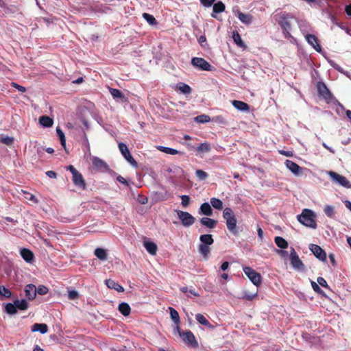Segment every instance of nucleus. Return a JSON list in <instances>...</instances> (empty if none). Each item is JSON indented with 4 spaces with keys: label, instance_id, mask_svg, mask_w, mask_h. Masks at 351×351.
<instances>
[{
    "label": "nucleus",
    "instance_id": "obj_55",
    "mask_svg": "<svg viewBox=\"0 0 351 351\" xmlns=\"http://www.w3.org/2000/svg\"><path fill=\"white\" fill-rule=\"evenodd\" d=\"M256 295H257L256 293H245L244 295L242 296V299L246 300L248 301H252Z\"/></svg>",
    "mask_w": 351,
    "mask_h": 351
},
{
    "label": "nucleus",
    "instance_id": "obj_18",
    "mask_svg": "<svg viewBox=\"0 0 351 351\" xmlns=\"http://www.w3.org/2000/svg\"><path fill=\"white\" fill-rule=\"evenodd\" d=\"M25 296L29 300H34L36 296V287L34 285L29 284L25 288Z\"/></svg>",
    "mask_w": 351,
    "mask_h": 351
},
{
    "label": "nucleus",
    "instance_id": "obj_64",
    "mask_svg": "<svg viewBox=\"0 0 351 351\" xmlns=\"http://www.w3.org/2000/svg\"><path fill=\"white\" fill-rule=\"evenodd\" d=\"M329 258H330V261L331 263L332 264V265L335 266L336 261H335V256L332 254H329Z\"/></svg>",
    "mask_w": 351,
    "mask_h": 351
},
{
    "label": "nucleus",
    "instance_id": "obj_60",
    "mask_svg": "<svg viewBox=\"0 0 351 351\" xmlns=\"http://www.w3.org/2000/svg\"><path fill=\"white\" fill-rule=\"evenodd\" d=\"M117 180L122 184H124L125 185H128V182L126 181V180L122 177L121 176H117Z\"/></svg>",
    "mask_w": 351,
    "mask_h": 351
},
{
    "label": "nucleus",
    "instance_id": "obj_56",
    "mask_svg": "<svg viewBox=\"0 0 351 351\" xmlns=\"http://www.w3.org/2000/svg\"><path fill=\"white\" fill-rule=\"evenodd\" d=\"M11 86L13 87V88H15L16 89H17L19 91L21 92V93H25L26 91V88L24 86H22L19 84H18L16 82H12L11 83Z\"/></svg>",
    "mask_w": 351,
    "mask_h": 351
},
{
    "label": "nucleus",
    "instance_id": "obj_39",
    "mask_svg": "<svg viewBox=\"0 0 351 351\" xmlns=\"http://www.w3.org/2000/svg\"><path fill=\"white\" fill-rule=\"evenodd\" d=\"M56 134H57V136H58V138H60V143H61L62 146L64 148H65V147H66V138H65L64 132H62V130L59 127H57V128H56Z\"/></svg>",
    "mask_w": 351,
    "mask_h": 351
},
{
    "label": "nucleus",
    "instance_id": "obj_31",
    "mask_svg": "<svg viewBox=\"0 0 351 351\" xmlns=\"http://www.w3.org/2000/svg\"><path fill=\"white\" fill-rule=\"evenodd\" d=\"M39 123L44 127L49 128L51 127L53 123V121L51 118L48 116H41L39 118Z\"/></svg>",
    "mask_w": 351,
    "mask_h": 351
},
{
    "label": "nucleus",
    "instance_id": "obj_25",
    "mask_svg": "<svg viewBox=\"0 0 351 351\" xmlns=\"http://www.w3.org/2000/svg\"><path fill=\"white\" fill-rule=\"evenodd\" d=\"M199 213L206 216H211L213 215V209L208 203L205 202L201 205Z\"/></svg>",
    "mask_w": 351,
    "mask_h": 351
},
{
    "label": "nucleus",
    "instance_id": "obj_46",
    "mask_svg": "<svg viewBox=\"0 0 351 351\" xmlns=\"http://www.w3.org/2000/svg\"><path fill=\"white\" fill-rule=\"evenodd\" d=\"M12 295V293L10 289H7L4 286H1L0 289V296L6 298H10Z\"/></svg>",
    "mask_w": 351,
    "mask_h": 351
},
{
    "label": "nucleus",
    "instance_id": "obj_40",
    "mask_svg": "<svg viewBox=\"0 0 351 351\" xmlns=\"http://www.w3.org/2000/svg\"><path fill=\"white\" fill-rule=\"evenodd\" d=\"M16 308L20 310H26L28 308L27 302L23 299L21 300H16L14 301Z\"/></svg>",
    "mask_w": 351,
    "mask_h": 351
},
{
    "label": "nucleus",
    "instance_id": "obj_19",
    "mask_svg": "<svg viewBox=\"0 0 351 351\" xmlns=\"http://www.w3.org/2000/svg\"><path fill=\"white\" fill-rule=\"evenodd\" d=\"M105 283L109 289H114L119 293H122L124 291V288L113 280H106Z\"/></svg>",
    "mask_w": 351,
    "mask_h": 351
},
{
    "label": "nucleus",
    "instance_id": "obj_57",
    "mask_svg": "<svg viewBox=\"0 0 351 351\" xmlns=\"http://www.w3.org/2000/svg\"><path fill=\"white\" fill-rule=\"evenodd\" d=\"M317 281L319 283V285H320L322 287L325 288L329 287L327 282L323 277H318Z\"/></svg>",
    "mask_w": 351,
    "mask_h": 351
},
{
    "label": "nucleus",
    "instance_id": "obj_29",
    "mask_svg": "<svg viewBox=\"0 0 351 351\" xmlns=\"http://www.w3.org/2000/svg\"><path fill=\"white\" fill-rule=\"evenodd\" d=\"M199 252L203 256L205 260H208L210 254L209 245L200 244L198 247Z\"/></svg>",
    "mask_w": 351,
    "mask_h": 351
},
{
    "label": "nucleus",
    "instance_id": "obj_52",
    "mask_svg": "<svg viewBox=\"0 0 351 351\" xmlns=\"http://www.w3.org/2000/svg\"><path fill=\"white\" fill-rule=\"evenodd\" d=\"M311 286L313 291L319 294H322L324 292L319 286L314 281H311Z\"/></svg>",
    "mask_w": 351,
    "mask_h": 351
},
{
    "label": "nucleus",
    "instance_id": "obj_48",
    "mask_svg": "<svg viewBox=\"0 0 351 351\" xmlns=\"http://www.w3.org/2000/svg\"><path fill=\"white\" fill-rule=\"evenodd\" d=\"M195 175L200 180H204L208 178V173L202 169L196 170Z\"/></svg>",
    "mask_w": 351,
    "mask_h": 351
},
{
    "label": "nucleus",
    "instance_id": "obj_24",
    "mask_svg": "<svg viewBox=\"0 0 351 351\" xmlns=\"http://www.w3.org/2000/svg\"><path fill=\"white\" fill-rule=\"evenodd\" d=\"M232 104L236 109L241 111H247L250 108L248 104L242 101L233 100Z\"/></svg>",
    "mask_w": 351,
    "mask_h": 351
},
{
    "label": "nucleus",
    "instance_id": "obj_1",
    "mask_svg": "<svg viewBox=\"0 0 351 351\" xmlns=\"http://www.w3.org/2000/svg\"><path fill=\"white\" fill-rule=\"evenodd\" d=\"M293 16L286 12H280L275 15V19L282 29V33L286 38H293L291 34V20Z\"/></svg>",
    "mask_w": 351,
    "mask_h": 351
},
{
    "label": "nucleus",
    "instance_id": "obj_23",
    "mask_svg": "<svg viewBox=\"0 0 351 351\" xmlns=\"http://www.w3.org/2000/svg\"><path fill=\"white\" fill-rule=\"evenodd\" d=\"M143 245L147 252L151 255H156L158 250L157 245L152 241H144Z\"/></svg>",
    "mask_w": 351,
    "mask_h": 351
},
{
    "label": "nucleus",
    "instance_id": "obj_35",
    "mask_svg": "<svg viewBox=\"0 0 351 351\" xmlns=\"http://www.w3.org/2000/svg\"><path fill=\"white\" fill-rule=\"evenodd\" d=\"M170 316L175 324H178L180 322L178 312L172 307H169Z\"/></svg>",
    "mask_w": 351,
    "mask_h": 351
},
{
    "label": "nucleus",
    "instance_id": "obj_63",
    "mask_svg": "<svg viewBox=\"0 0 351 351\" xmlns=\"http://www.w3.org/2000/svg\"><path fill=\"white\" fill-rule=\"evenodd\" d=\"M345 11L348 16H351V4L346 6Z\"/></svg>",
    "mask_w": 351,
    "mask_h": 351
},
{
    "label": "nucleus",
    "instance_id": "obj_32",
    "mask_svg": "<svg viewBox=\"0 0 351 351\" xmlns=\"http://www.w3.org/2000/svg\"><path fill=\"white\" fill-rule=\"evenodd\" d=\"M232 38H233L234 43H236V45L237 46H239V47H242V48L246 47V45L243 42L241 37L240 34L238 33V32H237V31L233 32Z\"/></svg>",
    "mask_w": 351,
    "mask_h": 351
},
{
    "label": "nucleus",
    "instance_id": "obj_3",
    "mask_svg": "<svg viewBox=\"0 0 351 351\" xmlns=\"http://www.w3.org/2000/svg\"><path fill=\"white\" fill-rule=\"evenodd\" d=\"M223 217L226 221V226L228 230L233 234L237 235L238 234L237 219L232 210L228 207L226 208L223 212Z\"/></svg>",
    "mask_w": 351,
    "mask_h": 351
},
{
    "label": "nucleus",
    "instance_id": "obj_14",
    "mask_svg": "<svg viewBox=\"0 0 351 351\" xmlns=\"http://www.w3.org/2000/svg\"><path fill=\"white\" fill-rule=\"evenodd\" d=\"M329 175L335 181L341 186L348 189L351 188V184L345 176L339 175L334 171H330Z\"/></svg>",
    "mask_w": 351,
    "mask_h": 351
},
{
    "label": "nucleus",
    "instance_id": "obj_12",
    "mask_svg": "<svg viewBox=\"0 0 351 351\" xmlns=\"http://www.w3.org/2000/svg\"><path fill=\"white\" fill-rule=\"evenodd\" d=\"M309 249L319 260L324 262L326 261V253L320 246L316 244H311Z\"/></svg>",
    "mask_w": 351,
    "mask_h": 351
},
{
    "label": "nucleus",
    "instance_id": "obj_15",
    "mask_svg": "<svg viewBox=\"0 0 351 351\" xmlns=\"http://www.w3.org/2000/svg\"><path fill=\"white\" fill-rule=\"evenodd\" d=\"M109 91L114 99H117L118 101L125 103L128 101V98L125 96V95L119 89L110 88Z\"/></svg>",
    "mask_w": 351,
    "mask_h": 351
},
{
    "label": "nucleus",
    "instance_id": "obj_16",
    "mask_svg": "<svg viewBox=\"0 0 351 351\" xmlns=\"http://www.w3.org/2000/svg\"><path fill=\"white\" fill-rule=\"evenodd\" d=\"M285 165L295 175H299L302 172V168L291 160H287Z\"/></svg>",
    "mask_w": 351,
    "mask_h": 351
},
{
    "label": "nucleus",
    "instance_id": "obj_49",
    "mask_svg": "<svg viewBox=\"0 0 351 351\" xmlns=\"http://www.w3.org/2000/svg\"><path fill=\"white\" fill-rule=\"evenodd\" d=\"M14 141L13 137L3 136L1 137L0 142L7 145H11L14 143Z\"/></svg>",
    "mask_w": 351,
    "mask_h": 351
},
{
    "label": "nucleus",
    "instance_id": "obj_26",
    "mask_svg": "<svg viewBox=\"0 0 351 351\" xmlns=\"http://www.w3.org/2000/svg\"><path fill=\"white\" fill-rule=\"evenodd\" d=\"M200 223L203 226H204L208 228H214L217 224V221H216L213 219L204 217L200 219Z\"/></svg>",
    "mask_w": 351,
    "mask_h": 351
},
{
    "label": "nucleus",
    "instance_id": "obj_51",
    "mask_svg": "<svg viewBox=\"0 0 351 351\" xmlns=\"http://www.w3.org/2000/svg\"><path fill=\"white\" fill-rule=\"evenodd\" d=\"M48 292V289L47 287L44 285H40L38 288H36V293L43 295H45Z\"/></svg>",
    "mask_w": 351,
    "mask_h": 351
},
{
    "label": "nucleus",
    "instance_id": "obj_33",
    "mask_svg": "<svg viewBox=\"0 0 351 351\" xmlns=\"http://www.w3.org/2000/svg\"><path fill=\"white\" fill-rule=\"evenodd\" d=\"M94 254L101 261H105L107 259V253L106 250L103 248H96L95 250Z\"/></svg>",
    "mask_w": 351,
    "mask_h": 351
},
{
    "label": "nucleus",
    "instance_id": "obj_8",
    "mask_svg": "<svg viewBox=\"0 0 351 351\" xmlns=\"http://www.w3.org/2000/svg\"><path fill=\"white\" fill-rule=\"evenodd\" d=\"M119 149L123 155V156L125 158V159L130 163L133 167H137L138 163L134 159V158L132 156L127 145L123 143H119Z\"/></svg>",
    "mask_w": 351,
    "mask_h": 351
},
{
    "label": "nucleus",
    "instance_id": "obj_50",
    "mask_svg": "<svg viewBox=\"0 0 351 351\" xmlns=\"http://www.w3.org/2000/svg\"><path fill=\"white\" fill-rule=\"evenodd\" d=\"M182 199V205L184 207H187L190 203V197L186 195H183L180 196Z\"/></svg>",
    "mask_w": 351,
    "mask_h": 351
},
{
    "label": "nucleus",
    "instance_id": "obj_9",
    "mask_svg": "<svg viewBox=\"0 0 351 351\" xmlns=\"http://www.w3.org/2000/svg\"><path fill=\"white\" fill-rule=\"evenodd\" d=\"M177 214L184 226L189 227L195 223V218L189 213L178 210Z\"/></svg>",
    "mask_w": 351,
    "mask_h": 351
},
{
    "label": "nucleus",
    "instance_id": "obj_41",
    "mask_svg": "<svg viewBox=\"0 0 351 351\" xmlns=\"http://www.w3.org/2000/svg\"><path fill=\"white\" fill-rule=\"evenodd\" d=\"M158 149L167 154L176 155L178 154V151L177 149L170 147L160 146L158 147Z\"/></svg>",
    "mask_w": 351,
    "mask_h": 351
},
{
    "label": "nucleus",
    "instance_id": "obj_27",
    "mask_svg": "<svg viewBox=\"0 0 351 351\" xmlns=\"http://www.w3.org/2000/svg\"><path fill=\"white\" fill-rule=\"evenodd\" d=\"M32 332L39 331L42 334H45L48 331V326L46 324H38L36 323L32 326Z\"/></svg>",
    "mask_w": 351,
    "mask_h": 351
},
{
    "label": "nucleus",
    "instance_id": "obj_5",
    "mask_svg": "<svg viewBox=\"0 0 351 351\" xmlns=\"http://www.w3.org/2000/svg\"><path fill=\"white\" fill-rule=\"evenodd\" d=\"M191 64L193 66L201 71H213L215 70L214 66L202 58H193L191 60Z\"/></svg>",
    "mask_w": 351,
    "mask_h": 351
},
{
    "label": "nucleus",
    "instance_id": "obj_2",
    "mask_svg": "<svg viewBox=\"0 0 351 351\" xmlns=\"http://www.w3.org/2000/svg\"><path fill=\"white\" fill-rule=\"evenodd\" d=\"M298 219L302 224L307 227L311 228H316L317 227L315 215L310 209H304L302 213L298 216Z\"/></svg>",
    "mask_w": 351,
    "mask_h": 351
},
{
    "label": "nucleus",
    "instance_id": "obj_59",
    "mask_svg": "<svg viewBox=\"0 0 351 351\" xmlns=\"http://www.w3.org/2000/svg\"><path fill=\"white\" fill-rule=\"evenodd\" d=\"M46 175L50 178H56L57 177V173L53 171H47Z\"/></svg>",
    "mask_w": 351,
    "mask_h": 351
},
{
    "label": "nucleus",
    "instance_id": "obj_62",
    "mask_svg": "<svg viewBox=\"0 0 351 351\" xmlns=\"http://www.w3.org/2000/svg\"><path fill=\"white\" fill-rule=\"evenodd\" d=\"M229 267V263L227 261L223 262L221 265V269L223 271H226Z\"/></svg>",
    "mask_w": 351,
    "mask_h": 351
},
{
    "label": "nucleus",
    "instance_id": "obj_20",
    "mask_svg": "<svg viewBox=\"0 0 351 351\" xmlns=\"http://www.w3.org/2000/svg\"><path fill=\"white\" fill-rule=\"evenodd\" d=\"M306 39L308 43L313 47L317 51H321V47L318 43L317 38L313 34H307Z\"/></svg>",
    "mask_w": 351,
    "mask_h": 351
},
{
    "label": "nucleus",
    "instance_id": "obj_6",
    "mask_svg": "<svg viewBox=\"0 0 351 351\" xmlns=\"http://www.w3.org/2000/svg\"><path fill=\"white\" fill-rule=\"evenodd\" d=\"M317 89L319 96L322 97L327 103H330L332 100V94L323 82H317Z\"/></svg>",
    "mask_w": 351,
    "mask_h": 351
},
{
    "label": "nucleus",
    "instance_id": "obj_21",
    "mask_svg": "<svg viewBox=\"0 0 351 351\" xmlns=\"http://www.w3.org/2000/svg\"><path fill=\"white\" fill-rule=\"evenodd\" d=\"M21 256L27 263H32L34 258V253L27 248L21 250Z\"/></svg>",
    "mask_w": 351,
    "mask_h": 351
},
{
    "label": "nucleus",
    "instance_id": "obj_53",
    "mask_svg": "<svg viewBox=\"0 0 351 351\" xmlns=\"http://www.w3.org/2000/svg\"><path fill=\"white\" fill-rule=\"evenodd\" d=\"M215 1L216 0H199L201 4L206 8L212 6Z\"/></svg>",
    "mask_w": 351,
    "mask_h": 351
},
{
    "label": "nucleus",
    "instance_id": "obj_61",
    "mask_svg": "<svg viewBox=\"0 0 351 351\" xmlns=\"http://www.w3.org/2000/svg\"><path fill=\"white\" fill-rule=\"evenodd\" d=\"M191 294L195 297H199V293L195 291V289H189V291H188V294Z\"/></svg>",
    "mask_w": 351,
    "mask_h": 351
},
{
    "label": "nucleus",
    "instance_id": "obj_38",
    "mask_svg": "<svg viewBox=\"0 0 351 351\" xmlns=\"http://www.w3.org/2000/svg\"><path fill=\"white\" fill-rule=\"evenodd\" d=\"M324 212L326 214V215L330 218H334L335 212L334 207L330 205H326L324 208Z\"/></svg>",
    "mask_w": 351,
    "mask_h": 351
},
{
    "label": "nucleus",
    "instance_id": "obj_13",
    "mask_svg": "<svg viewBox=\"0 0 351 351\" xmlns=\"http://www.w3.org/2000/svg\"><path fill=\"white\" fill-rule=\"evenodd\" d=\"M93 166L95 170L99 172L105 173L109 171L108 164L104 160L97 157L93 159Z\"/></svg>",
    "mask_w": 351,
    "mask_h": 351
},
{
    "label": "nucleus",
    "instance_id": "obj_58",
    "mask_svg": "<svg viewBox=\"0 0 351 351\" xmlns=\"http://www.w3.org/2000/svg\"><path fill=\"white\" fill-rule=\"evenodd\" d=\"M279 153L287 157H291L293 156V153L291 151L280 150Z\"/></svg>",
    "mask_w": 351,
    "mask_h": 351
},
{
    "label": "nucleus",
    "instance_id": "obj_34",
    "mask_svg": "<svg viewBox=\"0 0 351 351\" xmlns=\"http://www.w3.org/2000/svg\"><path fill=\"white\" fill-rule=\"evenodd\" d=\"M275 243L276 245L280 249H286L288 247L287 241L281 237H275Z\"/></svg>",
    "mask_w": 351,
    "mask_h": 351
},
{
    "label": "nucleus",
    "instance_id": "obj_36",
    "mask_svg": "<svg viewBox=\"0 0 351 351\" xmlns=\"http://www.w3.org/2000/svg\"><path fill=\"white\" fill-rule=\"evenodd\" d=\"M238 17L239 20L244 23L249 24L252 22V16L241 12H238Z\"/></svg>",
    "mask_w": 351,
    "mask_h": 351
},
{
    "label": "nucleus",
    "instance_id": "obj_22",
    "mask_svg": "<svg viewBox=\"0 0 351 351\" xmlns=\"http://www.w3.org/2000/svg\"><path fill=\"white\" fill-rule=\"evenodd\" d=\"M195 319L197 322L201 325H203L209 329L214 328V326L209 322V321L206 318V317L204 315L198 313L195 315Z\"/></svg>",
    "mask_w": 351,
    "mask_h": 351
},
{
    "label": "nucleus",
    "instance_id": "obj_42",
    "mask_svg": "<svg viewBox=\"0 0 351 351\" xmlns=\"http://www.w3.org/2000/svg\"><path fill=\"white\" fill-rule=\"evenodd\" d=\"M143 17L147 21V22L152 25H154L157 24V21L156 19L154 17V16L148 14V13H143Z\"/></svg>",
    "mask_w": 351,
    "mask_h": 351
},
{
    "label": "nucleus",
    "instance_id": "obj_7",
    "mask_svg": "<svg viewBox=\"0 0 351 351\" xmlns=\"http://www.w3.org/2000/svg\"><path fill=\"white\" fill-rule=\"evenodd\" d=\"M243 271L251 282L256 286H259L261 283V276L259 273L250 267H244Z\"/></svg>",
    "mask_w": 351,
    "mask_h": 351
},
{
    "label": "nucleus",
    "instance_id": "obj_28",
    "mask_svg": "<svg viewBox=\"0 0 351 351\" xmlns=\"http://www.w3.org/2000/svg\"><path fill=\"white\" fill-rule=\"evenodd\" d=\"M119 312L124 316H128L130 314L131 308L126 302H121L118 306Z\"/></svg>",
    "mask_w": 351,
    "mask_h": 351
},
{
    "label": "nucleus",
    "instance_id": "obj_37",
    "mask_svg": "<svg viewBox=\"0 0 351 351\" xmlns=\"http://www.w3.org/2000/svg\"><path fill=\"white\" fill-rule=\"evenodd\" d=\"M210 204L212 206L216 209L221 210L223 208V202L221 199L215 197L210 199Z\"/></svg>",
    "mask_w": 351,
    "mask_h": 351
},
{
    "label": "nucleus",
    "instance_id": "obj_47",
    "mask_svg": "<svg viewBox=\"0 0 351 351\" xmlns=\"http://www.w3.org/2000/svg\"><path fill=\"white\" fill-rule=\"evenodd\" d=\"M210 150V146L208 143H201L197 147V151L199 152H208Z\"/></svg>",
    "mask_w": 351,
    "mask_h": 351
},
{
    "label": "nucleus",
    "instance_id": "obj_44",
    "mask_svg": "<svg viewBox=\"0 0 351 351\" xmlns=\"http://www.w3.org/2000/svg\"><path fill=\"white\" fill-rule=\"evenodd\" d=\"M5 311L7 312V313L10 315L16 313L17 311V308L15 303L14 302V304H7V305L5 306Z\"/></svg>",
    "mask_w": 351,
    "mask_h": 351
},
{
    "label": "nucleus",
    "instance_id": "obj_54",
    "mask_svg": "<svg viewBox=\"0 0 351 351\" xmlns=\"http://www.w3.org/2000/svg\"><path fill=\"white\" fill-rule=\"evenodd\" d=\"M69 298L70 300H75V299H77L79 298V293L77 291H75V290H71V291H69Z\"/></svg>",
    "mask_w": 351,
    "mask_h": 351
},
{
    "label": "nucleus",
    "instance_id": "obj_17",
    "mask_svg": "<svg viewBox=\"0 0 351 351\" xmlns=\"http://www.w3.org/2000/svg\"><path fill=\"white\" fill-rule=\"evenodd\" d=\"M213 8V13L211 14V16L213 18L217 19V14L221 13L225 11L226 5L225 4L221 1H219L217 3H214Z\"/></svg>",
    "mask_w": 351,
    "mask_h": 351
},
{
    "label": "nucleus",
    "instance_id": "obj_10",
    "mask_svg": "<svg viewBox=\"0 0 351 351\" xmlns=\"http://www.w3.org/2000/svg\"><path fill=\"white\" fill-rule=\"evenodd\" d=\"M290 262L291 266L298 270H302L304 268V265L300 259L298 254L293 247H291L290 252Z\"/></svg>",
    "mask_w": 351,
    "mask_h": 351
},
{
    "label": "nucleus",
    "instance_id": "obj_45",
    "mask_svg": "<svg viewBox=\"0 0 351 351\" xmlns=\"http://www.w3.org/2000/svg\"><path fill=\"white\" fill-rule=\"evenodd\" d=\"M195 121L197 123H204L209 122L210 121V118L208 115L202 114L197 116L195 118Z\"/></svg>",
    "mask_w": 351,
    "mask_h": 351
},
{
    "label": "nucleus",
    "instance_id": "obj_11",
    "mask_svg": "<svg viewBox=\"0 0 351 351\" xmlns=\"http://www.w3.org/2000/svg\"><path fill=\"white\" fill-rule=\"evenodd\" d=\"M181 338L185 343L191 346L193 348H196L198 346V343L196 341L193 333L191 330H186L184 332V333H182Z\"/></svg>",
    "mask_w": 351,
    "mask_h": 351
},
{
    "label": "nucleus",
    "instance_id": "obj_4",
    "mask_svg": "<svg viewBox=\"0 0 351 351\" xmlns=\"http://www.w3.org/2000/svg\"><path fill=\"white\" fill-rule=\"evenodd\" d=\"M66 169L72 174L73 184L79 189L85 190L86 189V184L82 174L71 165L66 167Z\"/></svg>",
    "mask_w": 351,
    "mask_h": 351
},
{
    "label": "nucleus",
    "instance_id": "obj_30",
    "mask_svg": "<svg viewBox=\"0 0 351 351\" xmlns=\"http://www.w3.org/2000/svg\"><path fill=\"white\" fill-rule=\"evenodd\" d=\"M202 244L206 245H210L214 243L213 236L210 234H202L199 237Z\"/></svg>",
    "mask_w": 351,
    "mask_h": 351
},
{
    "label": "nucleus",
    "instance_id": "obj_43",
    "mask_svg": "<svg viewBox=\"0 0 351 351\" xmlns=\"http://www.w3.org/2000/svg\"><path fill=\"white\" fill-rule=\"evenodd\" d=\"M179 90L184 94H190L191 93V88L184 83H180L178 84Z\"/></svg>",
    "mask_w": 351,
    "mask_h": 351
}]
</instances>
